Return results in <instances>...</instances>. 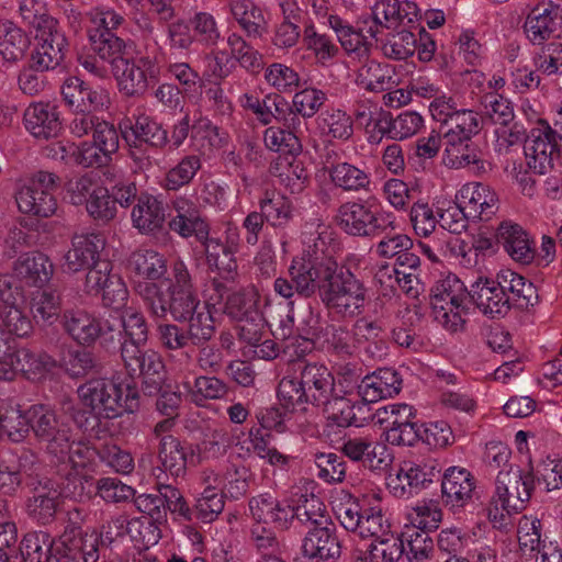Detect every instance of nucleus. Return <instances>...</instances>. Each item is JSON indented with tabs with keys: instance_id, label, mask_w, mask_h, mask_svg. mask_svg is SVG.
Instances as JSON below:
<instances>
[{
	"instance_id": "5",
	"label": "nucleus",
	"mask_w": 562,
	"mask_h": 562,
	"mask_svg": "<svg viewBox=\"0 0 562 562\" xmlns=\"http://www.w3.org/2000/svg\"><path fill=\"white\" fill-rule=\"evenodd\" d=\"M336 261H327L325 274H317L316 286L323 303L340 316H353L364 304V289L350 272H338Z\"/></svg>"
},
{
	"instance_id": "39",
	"label": "nucleus",
	"mask_w": 562,
	"mask_h": 562,
	"mask_svg": "<svg viewBox=\"0 0 562 562\" xmlns=\"http://www.w3.org/2000/svg\"><path fill=\"white\" fill-rule=\"evenodd\" d=\"M65 331L79 345L90 347L97 341L98 318L83 310L65 311L61 318Z\"/></svg>"
},
{
	"instance_id": "63",
	"label": "nucleus",
	"mask_w": 562,
	"mask_h": 562,
	"mask_svg": "<svg viewBox=\"0 0 562 562\" xmlns=\"http://www.w3.org/2000/svg\"><path fill=\"white\" fill-rule=\"evenodd\" d=\"M224 504L222 492L215 487H206L192 508L193 519L211 522L223 512Z\"/></svg>"
},
{
	"instance_id": "64",
	"label": "nucleus",
	"mask_w": 562,
	"mask_h": 562,
	"mask_svg": "<svg viewBox=\"0 0 562 562\" xmlns=\"http://www.w3.org/2000/svg\"><path fill=\"white\" fill-rule=\"evenodd\" d=\"M49 562H81L76 529H65L57 540H53Z\"/></svg>"
},
{
	"instance_id": "35",
	"label": "nucleus",
	"mask_w": 562,
	"mask_h": 562,
	"mask_svg": "<svg viewBox=\"0 0 562 562\" xmlns=\"http://www.w3.org/2000/svg\"><path fill=\"white\" fill-rule=\"evenodd\" d=\"M442 161L447 167L470 168L476 173L486 171V161L471 139H446Z\"/></svg>"
},
{
	"instance_id": "11",
	"label": "nucleus",
	"mask_w": 562,
	"mask_h": 562,
	"mask_svg": "<svg viewBox=\"0 0 562 562\" xmlns=\"http://www.w3.org/2000/svg\"><path fill=\"white\" fill-rule=\"evenodd\" d=\"M558 133L543 121L532 128L525 139L524 153L527 166L538 175H546L560 158Z\"/></svg>"
},
{
	"instance_id": "4",
	"label": "nucleus",
	"mask_w": 562,
	"mask_h": 562,
	"mask_svg": "<svg viewBox=\"0 0 562 562\" xmlns=\"http://www.w3.org/2000/svg\"><path fill=\"white\" fill-rule=\"evenodd\" d=\"M333 233L326 225H318L315 231L305 234L304 255L295 258L289 269L291 282L300 293H311L316 288L317 274H325L327 261L331 257L334 246Z\"/></svg>"
},
{
	"instance_id": "30",
	"label": "nucleus",
	"mask_w": 562,
	"mask_h": 562,
	"mask_svg": "<svg viewBox=\"0 0 562 562\" xmlns=\"http://www.w3.org/2000/svg\"><path fill=\"white\" fill-rule=\"evenodd\" d=\"M189 453H192L191 447L179 438L165 437L161 439V445H158L159 465L154 469L157 482H160L162 474L173 479L183 477L187 473Z\"/></svg>"
},
{
	"instance_id": "10",
	"label": "nucleus",
	"mask_w": 562,
	"mask_h": 562,
	"mask_svg": "<svg viewBox=\"0 0 562 562\" xmlns=\"http://www.w3.org/2000/svg\"><path fill=\"white\" fill-rule=\"evenodd\" d=\"M121 358L131 376L143 379V391L153 396L161 392L166 371L161 356L153 349H143L133 345L121 348Z\"/></svg>"
},
{
	"instance_id": "3",
	"label": "nucleus",
	"mask_w": 562,
	"mask_h": 562,
	"mask_svg": "<svg viewBox=\"0 0 562 562\" xmlns=\"http://www.w3.org/2000/svg\"><path fill=\"white\" fill-rule=\"evenodd\" d=\"M283 376V409L307 402L317 405L325 402L334 386L329 370L321 364H304L293 361L288 364Z\"/></svg>"
},
{
	"instance_id": "43",
	"label": "nucleus",
	"mask_w": 562,
	"mask_h": 562,
	"mask_svg": "<svg viewBox=\"0 0 562 562\" xmlns=\"http://www.w3.org/2000/svg\"><path fill=\"white\" fill-rule=\"evenodd\" d=\"M89 40L94 54L102 61L109 63L111 69L128 55L125 41L115 33L99 34L98 31H89Z\"/></svg>"
},
{
	"instance_id": "57",
	"label": "nucleus",
	"mask_w": 562,
	"mask_h": 562,
	"mask_svg": "<svg viewBox=\"0 0 562 562\" xmlns=\"http://www.w3.org/2000/svg\"><path fill=\"white\" fill-rule=\"evenodd\" d=\"M0 319L7 335L27 338L33 333L32 318L19 304L1 306Z\"/></svg>"
},
{
	"instance_id": "50",
	"label": "nucleus",
	"mask_w": 562,
	"mask_h": 562,
	"mask_svg": "<svg viewBox=\"0 0 562 562\" xmlns=\"http://www.w3.org/2000/svg\"><path fill=\"white\" fill-rule=\"evenodd\" d=\"M401 463L408 474L415 494L425 488L428 483H431L440 472L438 461L430 457L411 458L403 460Z\"/></svg>"
},
{
	"instance_id": "32",
	"label": "nucleus",
	"mask_w": 562,
	"mask_h": 562,
	"mask_svg": "<svg viewBox=\"0 0 562 562\" xmlns=\"http://www.w3.org/2000/svg\"><path fill=\"white\" fill-rule=\"evenodd\" d=\"M456 201L462 205L467 215L475 221L483 216H491L496 207L497 195L486 184L469 182L463 184L456 194Z\"/></svg>"
},
{
	"instance_id": "24",
	"label": "nucleus",
	"mask_w": 562,
	"mask_h": 562,
	"mask_svg": "<svg viewBox=\"0 0 562 562\" xmlns=\"http://www.w3.org/2000/svg\"><path fill=\"white\" fill-rule=\"evenodd\" d=\"M32 496L27 501L29 515L42 525L54 520L60 491L58 484L49 477H34L31 483Z\"/></svg>"
},
{
	"instance_id": "46",
	"label": "nucleus",
	"mask_w": 562,
	"mask_h": 562,
	"mask_svg": "<svg viewBox=\"0 0 562 562\" xmlns=\"http://www.w3.org/2000/svg\"><path fill=\"white\" fill-rule=\"evenodd\" d=\"M392 77L393 70L389 65L367 60L358 69L356 81L358 86L378 92L387 90L393 86Z\"/></svg>"
},
{
	"instance_id": "14",
	"label": "nucleus",
	"mask_w": 562,
	"mask_h": 562,
	"mask_svg": "<svg viewBox=\"0 0 562 562\" xmlns=\"http://www.w3.org/2000/svg\"><path fill=\"white\" fill-rule=\"evenodd\" d=\"M378 423L385 425L386 440L392 445L412 446L420 438L414 408L405 403H393L376 411Z\"/></svg>"
},
{
	"instance_id": "48",
	"label": "nucleus",
	"mask_w": 562,
	"mask_h": 562,
	"mask_svg": "<svg viewBox=\"0 0 562 562\" xmlns=\"http://www.w3.org/2000/svg\"><path fill=\"white\" fill-rule=\"evenodd\" d=\"M467 293L463 282L456 274L441 276L431 289V306H436L440 313L447 302H465Z\"/></svg>"
},
{
	"instance_id": "26",
	"label": "nucleus",
	"mask_w": 562,
	"mask_h": 562,
	"mask_svg": "<svg viewBox=\"0 0 562 562\" xmlns=\"http://www.w3.org/2000/svg\"><path fill=\"white\" fill-rule=\"evenodd\" d=\"M313 528L306 533L302 542V554L306 562L335 561L340 557V544L337 537L328 527V517L325 524H310Z\"/></svg>"
},
{
	"instance_id": "58",
	"label": "nucleus",
	"mask_w": 562,
	"mask_h": 562,
	"mask_svg": "<svg viewBox=\"0 0 562 562\" xmlns=\"http://www.w3.org/2000/svg\"><path fill=\"white\" fill-rule=\"evenodd\" d=\"M63 368L71 378H83L101 370L95 355L86 349L69 350L63 359Z\"/></svg>"
},
{
	"instance_id": "27",
	"label": "nucleus",
	"mask_w": 562,
	"mask_h": 562,
	"mask_svg": "<svg viewBox=\"0 0 562 562\" xmlns=\"http://www.w3.org/2000/svg\"><path fill=\"white\" fill-rule=\"evenodd\" d=\"M417 14L418 9L414 2L378 0L372 7L373 25L368 29V33L375 37L379 27L395 29L400 25L413 23Z\"/></svg>"
},
{
	"instance_id": "22",
	"label": "nucleus",
	"mask_w": 562,
	"mask_h": 562,
	"mask_svg": "<svg viewBox=\"0 0 562 562\" xmlns=\"http://www.w3.org/2000/svg\"><path fill=\"white\" fill-rule=\"evenodd\" d=\"M524 31L528 40L536 45L560 36L562 33L560 7L551 1L538 4L528 13Z\"/></svg>"
},
{
	"instance_id": "37",
	"label": "nucleus",
	"mask_w": 562,
	"mask_h": 562,
	"mask_svg": "<svg viewBox=\"0 0 562 562\" xmlns=\"http://www.w3.org/2000/svg\"><path fill=\"white\" fill-rule=\"evenodd\" d=\"M133 226L142 234L160 229L165 223V209L154 195L142 193L132 210Z\"/></svg>"
},
{
	"instance_id": "61",
	"label": "nucleus",
	"mask_w": 562,
	"mask_h": 562,
	"mask_svg": "<svg viewBox=\"0 0 562 562\" xmlns=\"http://www.w3.org/2000/svg\"><path fill=\"white\" fill-rule=\"evenodd\" d=\"M81 562H98L101 553L113 541L110 531L77 532Z\"/></svg>"
},
{
	"instance_id": "41",
	"label": "nucleus",
	"mask_w": 562,
	"mask_h": 562,
	"mask_svg": "<svg viewBox=\"0 0 562 562\" xmlns=\"http://www.w3.org/2000/svg\"><path fill=\"white\" fill-rule=\"evenodd\" d=\"M328 25L336 33L341 47L350 57L358 60L368 57L370 44L361 32L353 29L338 15H329Z\"/></svg>"
},
{
	"instance_id": "56",
	"label": "nucleus",
	"mask_w": 562,
	"mask_h": 562,
	"mask_svg": "<svg viewBox=\"0 0 562 562\" xmlns=\"http://www.w3.org/2000/svg\"><path fill=\"white\" fill-rule=\"evenodd\" d=\"M231 11L240 26L249 36H260L265 29L261 10L250 0H236L231 4Z\"/></svg>"
},
{
	"instance_id": "33",
	"label": "nucleus",
	"mask_w": 562,
	"mask_h": 562,
	"mask_svg": "<svg viewBox=\"0 0 562 562\" xmlns=\"http://www.w3.org/2000/svg\"><path fill=\"white\" fill-rule=\"evenodd\" d=\"M474 487V479L467 469L451 467L441 482L442 498L452 509L462 508L471 501Z\"/></svg>"
},
{
	"instance_id": "44",
	"label": "nucleus",
	"mask_w": 562,
	"mask_h": 562,
	"mask_svg": "<svg viewBox=\"0 0 562 562\" xmlns=\"http://www.w3.org/2000/svg\"><path fill=\"white\" fill-rule=\"evenodd\" d=\"M317 128L327 138L347 140L353 134V122L346 111L331 108L317 116Z\"/></svg>"
},
{
	"instance_id": "47",
	"label": "nucleus",
	"mask_w": 562,
	"mask_h": 562,
	"mask_svg": "<svg viewBox=\"0 0 562 562\" xmlns=\"http://www.w3.org/2000/svg\"><path fill=\"white\" fill-rule=\"evenodd\" d=\"M121 326L123 340L121 347L133 345L142 347L148 339V325L144 314L134 308L127 307L121 314Z\"/></svg>"
},
{
	"instance_id": "19",
	"label": "nucleus",
	"mask_w": 562,
	"mask_h": 562,
	"mask_svg": "<svg viewBox=\"0 0 562 562\" xmlns=\"http://www.w3.org/2000/svg\"><path fill=\"white\" fill-rule=\"evenodd\" d=\"M133 498L137 510L146 514L147 517L133 518L128 520L124 516H119L112 519V524L117 529L125 528L126 533L134 539L139 538L143 542L149 543L153 541L155 543L157 541V536L153 533V537L146 540L144 530L149 531L153 527V520H159L165 516L164 498L160 493L158 495L140 494Z\"/></svg>"
},
{
	"instance_id": "45",
	"label": "nucleus",
	"mask_w": 562,
	"mask_h": 562,
	"mask_svg": "<svg viewBox=\"0 0 562 562\" xmlns=\"http://www.w3.org/2000/svg\"><path fill=\"white\" fill-rule=\"evenodd\" d=\"M497 278L504 291L510 293L512 303L515 302L521 307H527L538 302L536 286L522 276L512 270H503L497 273Z\"/></svg>"
},
{
	"instance_id": "12",
	"label": "nucleus",
	"mask_w": 562,
	"mask_h": 562,
	"mask_svg": "<svg viewBox=\"0 0 562 562\" xmlns=\"http://www.w3.org/2000/svg\"><path fill=\"white\" fill-rule=\"evenodd\" d=\"M335 513L346 530L361 538H373L375 540L391 532L389 520L380 508L371 507L362 512L357 502L348 499L340 503Z\"/></svg>"
},
{
	"instance_id": "34",
	"label": "nucleus",
	"mask_w": 562,
	"mask_h": 562,
	"mask_svg": "<svg viewBox=\"0 0 562 562\" xmlns=\"http://www.w3.org/2000/svg\"><path fill=\"white\" fill-rule=\"evenodd\" d=\"M402 380L398 373L391 368H383L366 375L358 385V394L363 403H375L397 394Z\"/></svg>"
},
{
	"instance_id": "13",
	"label": "nucleus",
	"mask_w": 562,
	"mask_h": 562,
	"mask_svg": "<svg viewBox=\"0 0 562 562\" xmlns=\"http://www.w3.org/2000/svg\"><path fill=\"white\" fill-rule=\"evenodd\" d=\"M535 487L532 473L521 471L518 467L501 470L496 477L495 501L509 513L525 508Z\"/></svg>"
},
{
	"instance_id": "25",
	"label": "nucleus",
	"mask_w": 562,
	"mask_h": 562,
	"mask_svg": "<svg viewBox=\"0 0 562 562\" xmlns=\"http://www.w3.org/2000/svg\"><path fill=\"white\" fill-rule=\"evenodd\" d=\"M105 239L101 234H76L71 239V248L65 255V269L68 272H78L82 269H91L100 259V252L104 249Z\"/></svg>"
},
{
	"instance_id": "40",
	"label": "nucleus",
	"mask_w": 562,
	"mask_h": 562,
	"mask_svg": "<svg viewBox=\"0 0 562 562\" xmlns=\"http://www.w3.org/2000/svg\"><path fill=\"white\" fill-rule=\"evenodd\" d=\"M498 236L514 260L528 263L533 259L529 235L520 225L510 222L502 223L498 228Z\"/></svg>"
},
{
	"instance_id": "55",
	"label": "nucleus",
	"mask_w": 562,
	"mask_h": 562,
	"mask_svg": "<svg viewBox=\"0 0 562 562\" xmlns=\"http://www.w3.org/2000/svg\"><path fill=\"white\" fill-rule=\"evenodd\" d=\"M445 125V139H471L480 130V117L472 110L459 109Z\"/></svg>"
},
{
	"instance_id": "9",
	"label": "nucleus",
	"mask_w": 562,
	"mask_h": 562,
	"mask_svg": "<svg viewBox=\"0 0 562 562\" xmlns=\"http://www.w3.org/2000/svg\"><path fill=\"white\" fill-rule=\"evenodd\" d=\"M58 184L57 175L43 170L35 172L15 193L19 210L24 214L38 217L54 215L57 210L54 191Z\"/></svg>"
},
{
	"instance_id": "52",
	"label": "nucleus",
	"mask_w": 562,
	"mask_h": 562,
	"mask_svg": "<svg viewBox=\"0 0 562 562\" xmlns=\"http://www.w3.org/2000/svg\"><path fill=\"white\" fill-rule=\"evenodd\" d=\"M130 267L136 274L148 280H159L167 272L166 259L155 250L135 251L130 259Z\"/></svg>"
},
{
	"instance_id": "60",
	"label": "nucleus",
	"mask_w": 562,
	"mask_h": 562,
	"mask_svg": "<svg viewBox=\"0 0 562 562\" xmlns=\"http://www.w3.org/2000/svg\"><path fill=\"white\" fill-rule=\"evenodd\" d=\"M404 552L402 539L392 532L375 539L366 558L367 562H395Z\"/></svg>"
},
{
	"instance_id": "23",
	"label": "nucleus",
	"mask_w": 562,
	"mask_h": 562,
	"mask_svg": "<svg viewBox=\"0 0 562 562\" xmlns=\"http://www.w3.org/2000/svg\"><path fill=\"white\" fill-rule=\"evenodd\" d=\"M35 38L37 46L31 56L34 68L43 72L58 67L68 48V41L60 24L36 33Z\"/></svg>"
},
{
	"instance_id": "18",
	"label": "nucleus",
	"mask_w": 562,
	"mask_h": 562,
	"mask_svg": "<svg viewBox=\"0 0 562 562\" xmlns=\"http://www.w3.org/2000/svg\"><path fill=\"white\" fill-rule=\"evenodd\" d=\"M316 484L313 480L301 479L288 491L285 498L292 518L303 524H325L326 506L315 494Z\"/></svg>"
},
{
	"instance_id": "49",
	"label": "nucleus",
	"mask_w": 562,
	"mask_h": 562,
	"mask_svg": "<svg viewBox=\"0 0 562 562\" xmlns=\"http://www.w3.org/2000/svg\"><path fill=\"white\" fill-rule=\"evenodd\" d=\"M331 182L344 191H360L370 184L369 175L349 162H337L329 169Z\"/></svg>"
},
{
	"instance_id": "42",
	"label": "nucleus",
	"mask_w": 562,
	"mask_h": 562,
	"mask_svg": "<svg viewBox=\"0 0 562 562\" xmlns=\"http://www.w3.org/2000/svg\"><path fill=\"white\" fill-rule=\"evenodd\" d=\"M199 337L190 334V324L184 330L176 324H160L157 327L158 339L161 346L168 350H179L188 346L191 341L194 346L204 345L212 339L215 328H205Z\"/></svg>"
},
{
	"instance_id": "28",
	"label": "nucleus",
	"mask_w": 562,
	"mask_h": 562,
	"mask_svg": "<svg viewBox=\"0 0 562 562\" xmlns=\"http://www.w3.org/2000/svg\"><path fill=\"white\" fill-rule=\"evenodd\" d=\"M61 95L70 110H102L110 104L103 88H92L78 77H69L61 86Z\"/></svg>"
},
{
	"instance_id": "17",
	"label": "nucleus",
	"mask_w": 562,
	"mask_h": 562,
	"mask_svg": "<svg viewBox=\"0 0 562 562\" xmlns=\"http://www.w3.org/2000/svg\"><path fill=\"white\" fill-rule=\"evenodd\" d=\"M111 271L110 261L98 262L88 270L85 289L88 294H101L104 306L119 310L127 301L128 291L121 277Z\"/></svg>"
},
{
	"instance_id": "2",
	"label": "nucleus",
	"mask_w": 562,
	"mask_h": 562,
	"mask_svg": "<svg viewBox=\"0 0 562 562\" xmlns=\"http://www.w3.org/2000/svg\"><path fill=\"white\" fill-rule=\"evenodd\" d=\"M77 393L82 405L98 419H113L139 407L136 387L119 378L91 379L81 384Z\"/></svg>"
},
{
	"instance_id": "59",
	"label": "nucleus",
	"mask_w": 562,
	"mask_h": 562,
	"mask_svg": "<svg viewBox=\"0 0 562 562\" xmlns=\"http://www.w3.org/2000/svg\"><path fill=\"white\" fill-rule=\"evenodd\" d=\"M30 45L27 35L13 25L7 26L0 35V55L10 63H16L23 58Z\"/></svg>"
},
{
	"instance_id": "6",
	"label": "nucleus",
	"mask_w": 562,
	"mask_h": 562,
	"mask_svg": "<svg viewBox=\"0 0 562 562\" xmlns=\"http://www.w3.org/2000/svg\"><path fill=\"white\" fill-rule=\"evenodd\" d=\"M121 135L130 147V157L140 169H149L154 165L153 149H162L168 143V132L154 117L138 114L134 119L126 117L119 124Z\"/></svg>"
},
{
	"instance_id": "21",
	"label": "nucleus",
	"mask_w": 562,
	"mask_h": 562,
	"mask_svg": "<svg viewBox=\"0 0 562 562\" xmlns=\"http://www.w3.org/2000/svg\"><path fill=\"white\" fill-rule=\"evenodd\" d=\"M119 90L126 97L143 95L148 88V80L154 78V66L147 58H130L119 61L111 69Z\"/></svg>"
},
{
	"instance_id": "31",
	"label": "nucleus",
	"mask_w": 562,
	"mask_h": 562,
	"mask_svg": "<svg viewBox=\"0 0 562 562\" xmlns=\"http://www.w3.org/2000/svg\"><path fill=\"white\" fill-rule=\"evenodd\" d=\"M172 206L176 215L169 222L171 231L186 238L195 236L196 239L209 234V224L192 200L179 195L172 201Z\"/></svg>"
},
{
	"instance_id": "20",
	"label": "nucleus",
	"mask_w": 562,
	"mask_h": 562,
	"mask_svg": "<svg viewBox=\"0 0 562 562\" xmlns=\"http://www.w3.org/2000/svg\"><path fill=\"white\" fill-rule=\"evenodd\" d=\"M469 295L477 310L491 318L505 316L512 308V299L497 277H479L471 283Z\"/></svg>"
},
{
	"instance_id": "7",
	"label": "nucleus",
	"mask_w": 562,
	"mask_h": 562,
	"mask_svg": "<svg viewBox=\"0 0 562 562\" xmlns=\"http://www.w3.org/2000/svg\"><path fill=\"white\" fill-rule=\"evenodd\" d=\"M30 420L31 430L48 453L60 460L69 454V461L75 462L74 454H79L80 449H74L71 428L61 416L40 404L30 407Z\"/></svg>"
},
{
	"instance_id": "38",
	"label": "nucleus",
	"mask_w": 562,
	"mask_h": 562,
	"mask_svg": "<svg viewBox=\"0 0 562 562\" xmlns=\"http://www.w3.org/2000/svg\"><path fill=\"white\" fill-rule=\"evenodd\" d=\"M198 240L203 245L209 267L216 269L225 281H233L237 269L233 247L209 234Z\"/></svg>"
},
{
	"instance_id": "29",
	"label": "nucleus",
	"mask_w": 562,
	"mask_h": 562,
	"mask_svg": "<svg viewBox=\"0 0 562 562\" xmlns=\"http://www.w3.org/2000/svg\"><path fill=\"white\" fill-rule=\"evenodd\" d=\"M23 122L26 131L38 139L57 137L63 130L58 108L49 102L31 103L24 111Z\"/></svg>"
},
{
	"instance_id": "16",
	"label": "nucleus",
	"mask_w": 562,
	"mask_h": 562,
	"mask_svg": "<svg viewBox=\"0 0 562 562\" xmlns=\"http://www.w3.org/2000/svg\"><path fill=\"white\" fill-rule=\"evenodd\" d=\"M302 342L296 350V355L304 356L312 350L315 342H326L339 355H352L358 348L353 339V331L347 330L342 326H327L323 329L319 321L315 316H307L305 326L300 329Z\"/></svg>"
},
{
	"instance_id": "36",
	"label": "nucleus",
	"mask_w": 562,
	"mask_h": 562,
	"mask_svg": "<svg viewBox=\"0 0 562 562\" xmlns=\"http://www.w3.org/2000/svg\"><path fill=\"white\" fill-rule=\"evenodd\" d=\"M14 273L25 285L42 288L50 280L54 266L46 255L30 252L15 261Z\"/></svg>"
},
{
	"instance_id": "53",
	"label": "nucleus",
	"mask_w": 562,
	"mask_h": 562,
	"mask_svg": "<svg viewBox=\"0 0 562 562\" xmlns=\"http://www.w3.org/2000/svg\"><path fill=\"white\" fill-rule=\"evenodd\" d=\"M325 411L328 414V419L334 422L340 427H348L351 425L360 426V419L357 417V412L360 413L367 408L363 402L352 403L347 397H336L334 400H326Z\"/></svg>"
},
{
	"instance_id": "1",
	"label": "nucleus",
	"mask_w": 562,
	"mask_h": 562,
	"mask_svg": "<svg viewBox=\"0 0 562 562\" xmlns=\"http://www.w3.org/2000/svg\"><path fill=\"white\" fill-rule=\"evenodd\" d=\"M139 294L146 311L156 319H166L170 314L175 322L189 323L190 334L195 337H199V330L215 328L207 304L199 299L192 277L182 260L172 265L171 278L159 283H145Z\"/></svg>"
},
{
	"instance_id": "54",
	"label": "nucleus",
	"mask_w": 562,
	"mask_h": 562,
	"mask_svg": "<svg viewBox=\"0 0 562 562\" xmlns=\"http://www.w3.org/2000/svg\"><path fill=\"white\" fill-rule=\"evenodd\" d=\"M19 12L22 20L34 29L35 34L59 24L58 20L49 13L44 0H21Z\"/></svg>"
},
{
	"instance_id": "8",
	"label": "nucleus",
	"mask_w": 562,
	"mask_h": 562,
	"mask_svg": "<svg viewBox=\"0 0 562 562\" xmlns=\"http://www.w3.org/2000/svg\"><path fill=\"white\" fill-rule=\"evenodd\" d=\"M338 221L349 235L375 237L396 228L395 215L373 203L348 202L339 207Z\"/></svg>"
},
{
	"instance_id": "51",
	"label": "nucleus",
	"mask_w": 562,
	"mask_h": 562,
	"mask_svg": "<svg viewBox=\"0 0 562 562\" xmlns=\"http://www.w3.org/2000/svg\"><path fill=\"white\" fill-rule=\"evenodd\" d=\"M542 526L541 521L537 517L524 516L519 519L517 537L519 551L525 557H533L535 553H540L542 546H547L542 539Z\"/></svg>"
},
{
	"instance_id": "15",
	"label": "nucleus",
	"mask_w": 562,
	"mask_h": 562,
	"mask_svg": "<svg viewBox=\"0 0 562 562\" xmlns=\"http://www.w3.org/2000/svg\"><path fill=\"white\" fill-rule=\"evenodd\" d=\"M283 125L288 131L283 130V164L286 162V177L283 179V186L291 194H299L305 189L307 173L299 157L302 150L299 131L303 123L302 119L290 112L283 117Z\"/></svg>"
},
{
	"instance_id": "62",
	"label": "nucleus",
	"mask_w": 562,
	"mask_h": 562,
	"mask_svg": "<svg viewBox=\"0 0 562 562\" xmlns=\"http://www.w3.org/2000/svg\"><path fill=\"white\" fill-rule=\"evenodd\" d=\"M201 168V160L198 156L190 155L183 157L173 168H171L165 178V188L177 191L189 184Z\"/></svg>"
}]
</instances>
